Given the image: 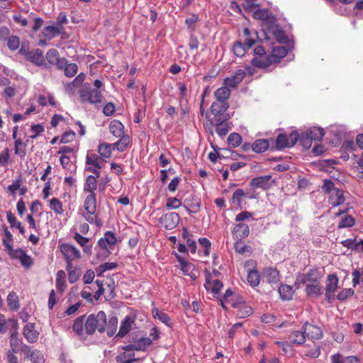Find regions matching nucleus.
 <instances>
[{
	"label": "nucleus",
	"mask_w": 363,
	"mask_h": 363,
	"mask_svg": "<svg viewBox=\"0 0 363 363\" xmlns=\"http://www.w3.org/2000/svg\"><path fill=\"white\" fill-rule=\"evenodd\" d=\"M117 242L116 235L111 231H106L103 238H101L97 242V246L104 251L107 257Z\"/></svg>",
	"instance_id": "0eeeda50"
},
{
	"label": "nucleus",
	"mask_w": 363,
	"mask_h": 363,
	"mask_svg": "<svg viewBox=\"0 0 363 363\" xmlns=\"http://www.w3.org/2000/svg\"><path fill=\"white\" fill-rule=\"evenodd\" d=\"M26 143H23L21 138L16 139L14 141V154L23 158L26 155Z\"/></svg>",
	"instance_id": "58836bf2"
},
{
	"label": "nucleus",
	"mask_w": 363,
	"mask_h": 363,
	"mask_svg": "<svg viewBox=\"0 0 363 363\" xmlns=\"http://www.w3.org/2000/svg\"><path fill=\"white\" fill-rule=\"evenodd\" d=\"M102 160L95 153L87 154L86 156V165H92L94 167H98V169H101L102 165Z\"/></svg>",
	"instance_id": "a19ab883"
},
{
	"label": "nucleus",
	"mask_w": 363,
	"mask_h": 363,
	"mask_svg": "<svg viewBox=\"0 0 363 363\" xmlns=\"http://www.w3.org/2000/svg\"><path fill=\"white\" fill-rule=\"evenodd\" d=\"M151 343L152 340L150 338L140 337V338L135 340L133 343L128 344L123 347V349L126 351H143L147 348V347L150 345Z\"/></svg>",
	"instance_id": "1a4fd4ad"
},
{
	"label": "nucleus",
	"mask_w": 363,
	"mask_h": 363,
	"mask_svg": "<svg viewBox=\"0 0 363 363\" xmlns=\"http://www.w3.org/2000/svg\"><path fill=\"white\" fill-rule=\"evenodd\" d=\"M6 40L9 49L12 51L16 50L20 46V38L16 35L10 36Z\"/></svg>",
	"instance_id": "13d9d810"
},
{
	"label": "nucleus",
	"mask_w": 363,
	"mask_h": 363,
	"mask_svg": "<svg viewBox=\"0 0 363 363\" xmlns=\"http://www.w3.org/2000/svg\"><path fill=\"white\" fill-rule=\"evenodd\" d=\"M9 325L11 326L12 330H17V321L14 319H9L8 321H6L4 318V316L0 313V333H5L7 331Z\"/></svg>",
	"instance_id": "cd10ccee"
},
{
	"label": "nucleus",
	"mask_w": 363,
	"mask_h": 363,
	"mask_svg": "<svg viewBox=\"0 0 363 363\" xmlns=\"http://www.w3.org/2000/svg\"><path fill=\"white\" fill-rule=\"evenodd\" d=\"M132 323H133V319L130 316H126L122 321L116 336L121 337H124L130 331Z\"/></svg>",
	"instance_id": "f704fd0d"
},
{
	"label": "nucleus",
	"mask_w": 363,
	"mask_h": 363,
	"mask_svg": "<svg viewBox=\"0 0 363 363\" xmlns=\"http://www.w3.org/2000/svg\"><path fill=\"white\" fill-rule=\"evenodd\" d=\"M253 221L252 213L243 211L236 215L235 221V224L232 229V235L234 239H245L250 234V227L245 221Z\"/></svg>",
	"instance_id": "f257e3e1"
},
{
	"label": "nucleus",
	"mask_w": 363,
	"mask_h": 363,
	"mask_svg": "<svg viewBox=\"0 0 363 363\" xmlns=\"http://www.w3.org/2000/svg\"><path fill=\"white\" fill-rule=\"evenodd\" d=\"M177 259L180 264L181 270L184 272V274H188L191 268L192 267V264L185 260L184 257L180 255H176Z\"/></svg>",
	"instance_id": "680f3d73"
},
{
	"label": "nucleus",
	"mask_w": 363,
	"mask_h": 363,
	"mask_svg": "<svg viewBox=\"0 0 363 363\" xmlns=\"http://www.w3.org/2000/svg\"><path fill=\"white\" fill-rule=\"evenodd\" d=\"M108 128L110 133L116 138L125 135L123 123L118 120H113L110 123Z\"/></svg>",
	"instance_id": "b1692460"
},
{
	"label": "nucleus",
	"mask_w": 363,
	"mask_h": 363,
	"mask_svg": "<svg viewBox=\"0 0 363 363\" xmlns=\"http://www.w3.org/2000/svg\"><path fill=\"white\" fill-rule=\"evenodd\" d=\"M23 336L28 342H35L38 340L39 333L35 330L34 323H28L23 328Z\"/></svg>",
	"instance_id": "6ab92c4d"
},
{
	"label": "nucleus",
	"mask_w": 363,
	"mask_h": 363,
	"mask_svg": "<svg viewBox=\"0 0 363 363\" xmlns=\"http://www.w3.org/2000/svg\"><path fill=\"white\" fill-rule=\"evenodd\" d=\"M298 140V133L296 130L292 131L289 135L280 133L277 135L275 143L278 150H283L286 147L294 146Z\"/></svg>",
	"instance_id": "39448f33"
},
{
	"label": "nucleus",
	"mask_w": 363,
	"mask_h": 363,
	"mask_svg": "<svg viewBox=\"0 0 363 363\" xmlns=\"http://www.w3.org/2000/svg\"><path fill=\"white\" fill-rule=\"evenodd\" d=\"M269 147V143L266 139H257L251 145V149L257 153L264 152Z\"/></svg>",
	"instance_id": "473e14b6"
},
{
	"label": "nucleus",
	"mask_w": 363,
	"mask_h": 363,
	"mask_svg": "<svg viewBox=\"0 0 363 363\" xmlns=\"http://www.w3.org/2000/svg\"><path fill=\"white\" fill-rule=\"evenodd\" d=\"M179 220L177 213H166L160 218V225L166 230H171L176 227Z\"/></svg>",
	"instance_id": "9d476101"
},
{
	"label": "nucleus",
	"mask_w": 363,
	"mask_h": 363,
	"mask_svg": "<svg viewBox=\"0 0 363 363\" xmlns=\"http://www.w3.org/2000/svg\"><path fill=\"white\" fill-rule=\"evenodd\" d=\"M118 318L116 316H112L109 318L108 322H106L105 331L109 337L113 336L117 330Z\"/></svg>",
	"instance_id": "c03bdc74"
},
{
	"label": "nucleus",
	"mask_w": 363,
	"mask_h": 363,
	"mask_svg": "<svg viewBox=\"0 0 363 363\" xmlns=\"http://www.w3.org/2000/svg\"><path fill=\"white\" fill-rule=\"evenodd\" d=\"M307 295H322L323 289L320 282L308 284L306 287Z\"/></svg>",
	"instance_id": "37998d69"
},
{
	"label": "nucleus",
	"mask_w": 363,
	"mask_h": 363,
	"mask_svg": "<svg viewBox=\"0 0 363 363\" xmlns=\"http://www.w3.org/2000/svg\"><path fill=\"white\" fill-rule=\"evenodd\" d=\"M74 240L84 248V252L86 254H91V245H87L89 242V239L82 236L79 233H75L74 235Z\"/></svg>",
	"instance_id": "72a5a7b5"
},
{
	"label": "nucleus",
	"mask_w": 363,
	"mask_h": 363,
	"mask_svg": "<svg viewBox=\"0 0 363 363\" xmlns=\"http://www.w3.org/2000/svg\"><path fill=\"white\" fill-rule=\"evenodd\" d=\"M60 249L65 258L68 268L70 267L72 261L79 259L81 257L79 250L72 245L62 244L60 245Z\"/></svg>",
	"instance_id": "6e6552de"
},
{
	"label": "nucleus",
	"mask_w": 363,
	"mask_h": 363,
	"mask_svg": "<svg viewBox=\"0 0 363 363\" xmlns=\"http://www.w3.org/2000/svg\"><path fill=\"white\" fill-rule=\"evenodd\" d=\"M4 238L3 239V243L5 247L10 251V252H13L12 247L11 245V242L13 240V236L11 232L7 229L6 227L4 228Z\"/></svg>",
	"instance_id": "e2e57ef3"
},
{
	"label": "nucleus",
	"mask_w": 363,
	"mask_h": 363,
	"mask_svg": "<svg viewBox=\"0 0 363 363\" xmlns=\"http://www.w3.org/2000/svg\"><path fill=\"white\" fill-rule=\"evenodd\" d=\"M271 17L268 9H259L253 13V18L257 20H267Z\"/></svg>",
	"instance_id": "6e6d98bb"
},
{
	"label": "nucleus",
	"mask_w": 363,
	"mask_h": 363,
	"mask_svg": "<svg viewBox=\"0 0 363 363\" xmlns=\"http://www.w3.org/2000/svg\"><path fill=\"white\" fill-rule=\"evenodd\" d=\"M339 279L336 274H329L325 281V290L328 294L335 293L339 288Z\"/></svg>",
	"instance_id": "4be33fe9"
},
{
	"label": "nucleus",
	"mask_w": 363,
	"mask_h": 363,
	"mask_svg": "<svg viewBox=\"0 0 363 363\" xmlns=\"http://www.w3.org/2000/svg\"><path fill=\"white\" fill-rule=\"evenodd\" d=\"M343 191L337 189L328 195V202L333 207L338 206L345 202Z\"/></svg>",
	"instance_id": "aec40b11"
},
{
	"label": "nucleus",
	"mask_w": 363,
	"mask_h": 363,
	"mask_svg": "<svg viewBox=\"0 0 363 363\" xmlns=\"http://www.w3.org/2000/svg\"><path fill=\"white\" fill-rule=\"evenodd\" d=\"M106 326V315L103 311H99L96 314H90L85 323L84 330L89 335H93L97 330L99 333L105 332Z\"/></svg>",
	"instance_id": "f03ea898"
},
{
	"label": "nucleus",
	"mask_w": 363,
	"mask_h": 363,
	"mask_svg": "<svg viewBox=\"0 0 363 363\" xmlns=\"http://www.w3.org/2000/svg\"><path fill=\"white\" fill-rule=\"evenodd\" d=\"M233 50L234 54L238 57H242L247 50L241 41H236L233 44Z\"/></svg>",
	"instance_id": "4d7b16f0"
},
{
	"label": "nucleus",
	"mask_w": 363,
	"mask_h": 363,
	"mask_svg": "<svg viewBox=\"0 0 363 363\" xmlns=\"http://www.w3.org/2000/svg\"><path fill=\"white\" fill-rule=\"evenodd\" d=\"M245 75L246 72L245 70L238 69L233 75L224 79L223 84L227 85L228 87L235 88L242 81Z\"/></svg>",
	"instance_id": "4468645a"
},
{
	"label": "nucleus",
	"mask_w": 363,
	"mask_h": 363,
	"mask_svg": "<svg viewBox=\"0 0 363 363\" xmlns=\"http://www.w3.org/2000/svg\"><path fill=\"white\" fill-rule=\"evenodd\" d=\"M232 308L238 309L237 312V316L239 318H245L253 313L252 308L246 305L240 299L237 300V303H232Z\"/></svg>",
	"instance_id": "f3484780"
},
{
	"label": "nucleus",
	"mask_w": 363,
	"mask_h": 363,
	"mask_svg": "<svg viewBox=\"0 0 363 363\" xmlns=\"http://www.w3.org/2000/svg\"><path fill=\"white\" fill-rule=\"evenodd\" d=\"M360 282H362L363 286V269L362 272L359 269H356L352 272L353 286H356Z\"/></svg>",
	"instance_id": "774afa93"
},
{
	"label": "nucleus",
	"mask_w": 363,
	"mask_h": 363,
	"mask_svg": "<svg viewBox=\"0 0 363 363\" xmlns=\"http://www.w3.org/2000/svg\"><path fill=\"white\" fill-rule=\"evenodd\" d=\"M355 224V219L350 215H346L342 218L338 223V228L352 227Z\"/></svg>",
	"instance_id": "3c124183"
},
{
	"label": "nucleus",
	"mask_w": 363,
	"mask_h": 363,
	"mask_svg": "<svg viewBox=\"0 0 363 363\" xmlns=\"http://www.w3.org/2000/svg\"><path fill=\"white\" fill-rule=\"evenodd\" d=\"M273 60V57H272L270 55L255 56L253 59H252L251 64L252 66L257 68L267 69L270 65L274 64Z\"/></svg>",
	"instance_id": "ddd939ff"
},
{
	"label": "nucleus",
	"mask_w": 363,
	"mask_h": 363,
	"mask_svg": "<svg viewBox=\"0 0 363 363\" xmlns=\"http://www.w3.org/2000/svg\"><path fill=\"white\" fill-rule=\"evenodd\" d=\"M298 139L300 144L305 149H309L311 147L313 140L307 131L306 133H303L301 135H298Z\"/></svg>",
	"instance_id": "bf43d9fd"
},
{
	"label": "nucleus",
	"mask_w": 363,
	"mask_h": 363,
	"mask_svg": "<svg viewBox=\"0 0 363 363\" xmlns=\"http://www.w3.org/2000/svg\"><path fill=\"white\" fill-rule=\"evenodd\" d=\"M220 302V306L225 310L229 307H232V303H237V300L234 301L230 298L232 296H216Z\"/></svg>",
	"instance_id": "0e129e2a"
},
{
	"label": "nucleus",
	"mask_w": 363,
	"mask_h": 363,
	"mask_svg": "<svg viewBox=\"0 0 363 363\" xmlns=\"http://www.w3.org/2000/svg\"><path fill=\"white\" fill-rule=\"evenodd\" d=\"M242 143V137L236 133H230L228 138V143L230 146L235 148L238 147Z\"/></svg>",
	"instance_id": "603ef678"
},
{
	"label": "nucleus",
	"mask_w": 363,
	"mask_h": 363,
	"mask_svg": "<svg viewBox=\"0 0 363 363\" xmlns=\"http://www.w3.org/2000/svg\"><path fill=\"white\" fill-rule=\"evenodd\" d=\"M26 59L37 66H41L44 62L43 53L40 49L30 50Z\"/></svg>",
	"instance_id": "5701e85b"
},
{
	"label": "nucleus",
	"mask_w": 363,
	"mask_h": 363,
	"mask_svg": "<svg viewBox=\"0 0 363 363\" xmlns=\"http://www.w3.org/2000/svg\"><path fill=\"white\" fill-rule=\"evenodd\" d=\"M118 138L119 140L118 141L112 143L113 149L121 152H124L130 143V138L128 135H124Z\"/></svg>",
	"instance_id": "2f4dec72"
},
{
	"label": "nucleus",
	"mask_w": 363,
	"mask_h": 363,
	"mask_svg": "<svg viewBox=\"0 0 363 363\" xmlns=\"http://www.w3.org/2000/svg\"><path fill=\"white\" fill-rule=\"evenodd\" d=\"M271 179L272 176L269 174L257 177L250 181V185L253 189L267 190L271 187Z\"/></svg>",
	"instance_id": "9b49d317"
},
{
	"label": "nucleus",
	"mask_w": 363,
	"mask_h": 363,
	"mask_svg": "<svg viewBox=\"0 0 363 363\" xmlns=\"http://www.w3.org/2000/svg\"><path fill=\"white\" fill-rule=\"evenodd\" d=\"M84 315H81L78 317L73 323L72 329L78 335H82L84 334Z\"/></svg>",
	"instance_id": "a18cd8bd"
},
{
	"label": "nucleus",
	"mask_w": 363,
	"mask_h": 363,
	"mask_svg": "<svg viewBox=\"0 0 363 363\" xmlns=\"http://www.w3.org/2000/svg\"><path fill=\"white\" fill-rule=\"evenodd\" d=\"M17 330H13L10 337V346L11 348V352H18L20 351L22 343V340L18 337Z\"/></svg>",
	"instance_id": "c9c22d12"
},
{
	"label": "nucleus",
	"mask_w": 363,
	"mask_h": 363,
	"mask_svg": "<svg viewBox=\"0 0 363 363\" xmlns=\"http://www.w3.org/2000/svg\"><path fill=\"white\" fill-rule=\"evenodd\" d=\"M64 26H57L54 23L52 25L45 26L42 30V35L47 40H50L52 38L58 36L60 34L64 33Z\"/></svg>",
	"instance_id": "f8f14e48"
},
{
	"label": "nucleus",
	"mask_w": 363,
	"mask_h": 363,
	"mask_svg": "<svg viewBox=\"0 0 363 363\" xmlns=\"http://www.w3.org/2000/svg\"><path fill=\"white\" fill-rule=\"evenodd\" d=\"M204 286L208 292L216 294L223 287V284L218 279H213L211 274H208L206 277Z\"/></svg>",
	"instance_id": "dca6fc26"
},
{
	"label": "nucleus",
	"mask_w": 363,
	"mask_h": 363,
	"mask_svg": "<svg viewBox=\"0 0 363 363\" xmlns=\"http://www.w3.org/2000/svg\"><path fill=\"white\" fill-rule=\"evenodd\" d=\"M287 54L288 50L285 47L277 46L272 49V54L270 55L273 57L274 64H277L280 62V60L286 57Z\"/></svg>",
	"instance_id": "7c9ffc66"
},
{
	"label": "nucleus",
	"mask_w": 363,
	"mask_h": 363,
	"mask_svg": "<svg viewBox=\"0 0 363 363\" xmlns=\"http://www.w3.org/2000/svg\"><path fill=\"white\" fill-rule=\"evenodd\" d=\"M113 150L114 149L112 144L101 143L98 146L97 152L102 158L108 159L111 157Z\"/></svg>",
	"instance_id": "c756f323"
},
{
	"label": "nucleus",
	"mask_w": 363,
	"mask_h": 363,
	"mask_svg": "<svg viewBox=\"0 0 363 363\" xmlns=\"http://www.w3.org/2000/svg\"><path fill=\"white\" fill-rule=\"evenodd\" d=\"M225 121H215L216 126V131L220 136H224L228 133V125L224 123Z\"/></svg>",
	"instance_id": "338daca9"
},
{
	"label": "nucleus",
	"mask_w": 363,
	"mask_h": 363,
	"mask_svg": "<svg viewBox=\"0 0 363 363\" xmlns=\"http://www.w3.org/2000/svg\"><path fill=\"white\" fill-rule=\"evenodd\" d=\"M227 85L218 88L214 92L215 101L217 102H228V99L230 96V90Z\"/></svg>",
	"instance_id": "412c9836"
},
{
	"label": "nucleus",
	"mask_w": 363,
	"mask_h": 363,
	"mask_svg": "<svg viewBox=\"0 0 363 363\" xmlns=\"http://www.w3.org/2000/svg\"><path fill=\"white\" fill-rule=\"evenodd\" d=\"M84 213L83 216L84 219L91 224H94L97 227L102 225V221L99 218L96 212V194H89L84 202Z\"/></svg>",
	"instance_id": "7ed1b4c3"
},
{
	"label": "nucleus",
	"mask_w": 363,
	"mask_h": 363,
	"mask_svg": "<svg viewBox=\"0 0 363 363\" xmlns=\"http://www.w3.org/2000/svg\"><path fill=\"white\" fill-rule=\"evenodd\" d=\"M245 196L244 191L242 189H238L235 191L232 196V202L237 207L241 208L242 200Z\"/></svg>",
	"instance_id": "8fccbe9b"
},
{
	"label": "nucleus",
	"mask_w": 363,
	"mask_h": 363,
	"mask_svg": "<svg viewBox=\"0 0 363 363\" xmlns=\"http://www.w3.org/2000/svg\"><path fill=\"white\" fill-rule=\"evenodd\" d=\"M236 241L234 244V249L236 252L240 255H250L252 252V248L251 246L247 245L243 241V239H235Z\"/></svg>",
	"instance_id": "a878e982"
},
{
	"label": "nucleus",
	"mask_w": 363,
	"mask_h": 363,
	"mask_svg": "<svg viewBox=\"0 0 363 363\" xmlns=\"http://www.w3.org/2000/svg\"><path fill=\"white\" fill-rule=\"evenodd\" d=\"M66 269L68 272V280L71 284L75 283L81 276V269L79 267H73L72 264H70V267H66Z\"/></svg>",
	"instance_id": "79ce46f5"
},
{
	"label": "nucleus",
	"mask_w": 363,
	"mask_h": 363,
	"mask_svg": "<svg viewBox=\"0 0 363 363\" xmlns=\"http://www.w3.org/2000/svg\"><path fill=\"white\" fill-rule=\"evenodd\" d=\"M243 34L245 36L247 37V38L242 43L245 45V48L247 50H249L256 43V39L251 36V31L247 28H244Z\"/></svg>",
	"instance_id": "de8ad7c7"
},
{
	"label": "nucleus",
	"mask_w": 363,
	"mask_h": 363,
	"mask_svg": "<svg viewBox=\"0 0 363 363\" xmlns=\"http://www.w3.org/2000/svg\"><path fill=\"white\" fill-rule=\"evenodd\" d=\"M229 108L228 102L213 101L211 106V112L214 116L215 121H226L229 118L226 113Z\"/></svg>",
	"instance_id": "423d86ee"
},
{
	"label": "nucleus",
	"mask_w": 363,
	"mask_h": 363,
	"mask_svg": "<svg viewBox=\"0 0 363 363\" xmlns=\"http://www.w3.org/2000/svg\"><path fill=\"white\" fill-rule=\"evenodd\" d=\"M50 208L55 213L58 215H61L64 212L62 203L57 198H52L50 200Z\"/></svg>",
	"instance_id": "49530a36"
},
{
	"label": "nucleus",
	"mask_w": 363,
	"mask_h": 363,
	"mask_svg": "<svg viewBox=\"0 0 363 363\" xmlns=\"http://www.w3.org/2000/svg\"><path fill=\"white\" fill-rule=\"evenodd\" d=\"M56 288L59 292L62 293L66 287V274L63 270H59L56 276Z\"/></svg>",
	"instance_id": "4c0bfd02"
},
{
	"label": "nucleus",
	"mask_w": 363,
	"mask_h": 363,
	"mask_svg": "<svg viewBox=\"0 0 363 363\" xmlns=\"http://www.w3.org/2000/svg\"><path fill=\"white\" fill-rule=\"evenodd\" d=\"M360 359L357 356H348L345 358L337 353L331 356L332 363H359Z\"/></svg>",
	"instance_id": "c85d7f7f"
},
{
	"label": "nucleus",
	"mask_w": 363,
	"mask_h": 363,
	"mask_svg": "<svg viewBox=\"0 0 363 363\" xmlns=\"http://www.w3.org/2000/svg\"><path fill=\"white\" fill-rule=\"evenodd\" d=\"M306 335V338L308 337L311 340H319L323 336V332L320 328L306 323L303 327Z\"/></svg>",
	"instance_id": "2eb2a0df"
},
{
	"label": "nucleus",
	"mask_w": 363,
	"mask_h": 363,
	"mask_svg": "<svg viewBox=\"0 0 363 363\" xmlns=\"http://www.w3.org/2000/svg\"><path fill=\"white\" fill-rule=\"evenodd\" d=\"M306 339L304 330L303 331L293 330L289 335L290 342L294 345H302L305 342Z\"/></svg>",
	"instance_id": "bb28decb"
},
{
	"label": "nucleus",
	"mask_w": 363,
	"mask_h": 363,
	"mask_svg": "<svg viewBox=\"0 0 363 363\" xmlns=\"http://www.w3.org/2000/svg\"><path fill=\"white\" fill-rule=\"evenodd\" d=\"M59 52L56 49H50L46 53L47 61L52 65L58 62Z\"/></svg>",
	"instance_id": "052dcab7"
},
{
	"label": "nucleus",
	"mask_w": 363,
	"mask_h": 363,
	"mask_svg": "<svg viewBox=\"0 0 363 363\" xmlns=\"http://www.w3.org/2000/svg\"><path fill=\"white\" fill-rule=\"evenodd\" d=\"M77 147H70L64 145L60 147L57 153L60 155L69 156V155H72L74 157H76V153L77 152Z\"/></svg>",
	"instance_id": "5fc2aeb1"
},
{
	"label": "nucleus",
	"mask_w": 363,
	"mask_h": 363,
	"mask_svg": "<svg viewBox=\"0 0 363 363\" xmlns=\"http://www.w3.org/2000/svg\"><path fill=\"white\" fill-rule=\"evenodd\" d=\"M299 274L303 278L306 283L308 282V284L320 282L321 278L318 269L315 268L310 269L305 274Z\"/></svg>",
	"instance_id": "393cba45"
},
{
	"label": "nucleus",
	"mask_w": 363,
	"mask_h": 363,
	"mask_svg": "<svg viewBox=\"0 0 363 363\" xmlns=\"http://www.w3.org/2000/svg\"><path fill=\"white\" fill-rule=\"evenodd\" d=\"M79 94L82 103L88 102L91 104H100L104 98L100 90L91 89L87 83L82 84L79 89Z\"/></svg>",
	"instance_id": "20e7f679"
},
{
	"label": "nucleus",
	"mask_w": 363,
	"mask_h": 363,
	"mask_svg": "<svg viewBox=\"0 0 363 363\" xmlns=\"http://www.w3.org/2000/svg\"><path fill=\"white\" fill-rule=\"evenodd\" d=\"M307 133L310 135L313 141H320L322 140L325 135L323 128L320 127H313L307 130Z\"/></svg>",
	"instance_id": "ea45409f"
},
{
	"label": "nucleus",
	"mask_w": 363,
	"mask_h": 363,
	"mask_svg": "<svg viewBox=\"0 0 363 363\" xmlns=\"http://www.w3.org/2000/svg\"><path fill=\"white\" fill-rule=\"evenodd\" d=\"M76 138V134L73 130H69L65 132L61 138H60V143H69L74 141Z\"/></svg>",
	"instance_id": "69168bd1"
},
{
	"label": "nucleus",
	"mask_w": 363,
	"mask_h": 363,
	"mask_svg": "<svg viewBox=\"0 0 363 363\" xmlns=\"http://www.w3.org/2000/svg\"><path fill=\"white\" fill-rule=\"evenodd\" d=\"M116 361L118 362L122 363H134L139 360V358H135L134 353L133 354H126L123 353L116 357Z\"/></svg>",
	"instance_id": "09e8293b"
},
{
	"label": "nucleus",
	"mask_w": 363,
	"mask_h": 363,
	"mask_svg": "<svg viewBox=\"0 0 363 363\" xmlns=\"http://www.w3.org/2000/svg\"><path fill=\"white\" fill-rule=\"evenodd\" d=\"M260 276L257 271L250 270L247 274V281L252 286H256L259 284Z\"/></svg>",
	"instance_id": "864d4df0"
},
{
	"label": "nucleus",
	"mask_w": 363,
	"mask_h": 363,
	"mask_svg": "<svg viewBox=\"0 0 363 363\" xmlns=\"http://www.w3.org/2000/svg\"><path fill=\"white\" fill-rule=\"evenodd\" d=\"M97 189V180H96L92 175L86 177L84 185V191L89 194H95V190Z\"/></svg>",
	"instance_id": "e433bc0d"
},
{
	"label": "nucleus",
	"mask_w": 363,
	"mask_h": 363,
	"mask_svg": "<svg viewBox=\"0 0 363 363\" xmlns=\"http://www.w3.org/2000/svg\"><path fill=\"white\" fill-rule=\"evenodd\" d=\"M14 258L18 259L22 266L28 268L33 262L30 256L28 255L22 249L16 250L10 252Z\"/></svg>",
	"instance_id": "a211bd4d"
}]
</instances>
